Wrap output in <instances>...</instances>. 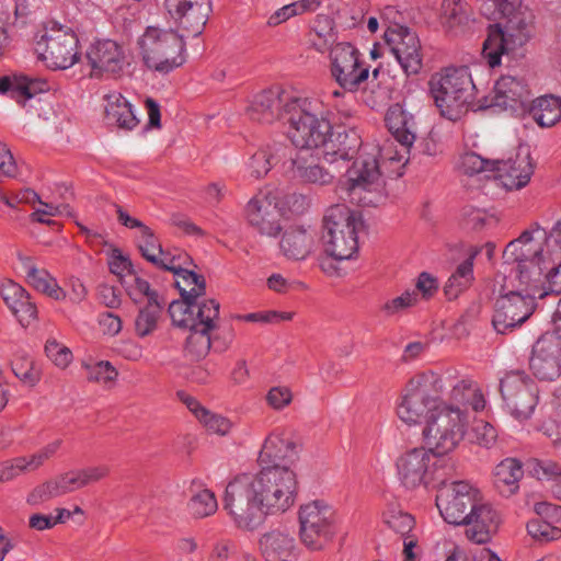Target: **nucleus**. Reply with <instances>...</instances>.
Returning a JSON list of instances; mask_svg holds the SVG:
<instances>
[{"label": "nucleus", "mask_w": 561, "mask_h": 561, "mask_svg": "<svg viewBox=\"0 0 561 561\" xmlns=\"http://www.w3.org/2000/svg\"><path fill=\"white\" fill-rule=\"evenodd\" d=\"M298 519L300 540L311 551L324 549L337 533L335 511L322 500L301 505Z\"/></svg>", "instance_id": "obj_11"}, {"label": "nucleus", "mask_w": 561, "mask_h": 561, "mask_svg": "<svg viewBox=\"0 0 561 561\" xmlns=\"http://www.w3.org/2000/svg\"><path fill=\"white\" fill-rule=\"evenodd\" d=\"M440 18L448 30L461 26L468 21L467 11L460 0H443Z\"/></svg>", "instance_id": "obj_52"}, {"label": "nucleus", "mask_w": 561, "mask_h": 561, "mask_svg": "<svg viewBox=\"0 0 561 561\" xmlns=\"http://www.w3.org/2000/svg\"><path fill=\"white\" fill-rule=\"evenodd\" d=\"M446 381L442 375L431 370L410 378L397 405L399 419L410 425L427 420L443 405Z\"/></svg>", "instance_id": "obj_3"}, {"label": "nucleus", "mask_w": 561, "mask_h": 561, "mask_svg": "<svg viewBox=\"0 0 561 561\" xmlns=\"http://www.w3.org/2000/svg\"><path fill=\"white\" fill-rule=\"evenodd\" d=\"M520 1L515 5L511 13L502 12V8L496 5V14H483L489 20H506L505 30L500 24L490 25L488 28V37L482 47L483 58L491 68L501 64V57L512 50L515 45H522L529 36L525 19L519 12Z\"/></svg>", "instance_id": "obj_10"}, {"label": "nucleus", "mask_w": 561, "mask_h": 561, "mask_svg": "<svg viewBox=\"0 0 561 561\" xmlns=\"http://www.w3.org/2000/svg\"><path fill=\"white\" fill-rule=\"evenodd\" d=\"M265 400L271 409L280 411L291 403L293 392L286 386H275L267 391Z\"/></svg>", "instance_id": "obj_63"}, {"label": "nucleus", "mask_w": 561, "mask_h": 561, "mask_svg": "<svg viewBox=\"0 0 561 561\" xmlns=\"http://www.w3.org/2000/svg\"><path fill=\"white\" fill-rule=\"evenodd\" d=\"M495 160L483 159L476 152H466L460 157L459 167L469 175L478 174L484 171H494Z\"/></svg>", "instance_id": "obj_58"}, {"label": "nucleus", "mask_w": 561, "mask_h": 561, "mask_svg": "<svg viewBox=\"0 0 561 561\" xmlns=\"http://www.w3.org/2000/svg\"><path fill=\"white\" fill-rule=\"evenodd\" d=\"M545 239L546 231L536 227L533 230L524 231L504 250V257L516 263L511 273L514 290L522 291L535 299L547 296L545 268L548 266L545 256Z\"/></svg>", "instance_id": "obj_2"}, {"label": "nucleus", "mask_w": 561, "mask_h": 561, "mask_svg": "<svg viewBox=\"0 0 561 561\" xmlns=\"http://www.w3.org/2000/svg\"><path fill=\"white\" fill-rule=\"evenodd\" d=\"M138 43L149 69L169 73L185 62V42L172 30L149 26Z\"/></svg>", "instance_id": "obj_8"}, {"label": "nucleus", "mask_w": 561, "mask_h": 561, "mask_svg": "<svg viewBox=\"0 0 561 561\" xmlns=\"http://www.w3.org/2000/svg\"><path fill=\"white\" fill-rule=\"evenodd\" d=\"M163 7L170 19L194 37L202 34L211 11L210 0H164Z\"/></svg>", "instance_id": "obj_21"}, {"label": "nucleus", "mask_w": 561, "mask_h": 561, "mask_svg": "<svg viewBox=\"0 0 561 561\" xmlns=\"http://www.w3.org/2000/svg\"><path fill=\"white\" fill-rule=\"evenodd\" d=\"M296 473L286 466L261 467L255 473H242L225 490L224 510L234 526L253 531L268 515L287 512L296 502Z\"/></svg>", "instance_id": "obj_1"}, {"label": "nucleus", "mask_w": 561, "mask_h": 561, "mask_svg": "<svg viewBox=\"0 0 561 561\" xmlns=\"http://www.w3.org/2000/svg\"><path fill=\"white\" fill-rule=\"evenodd\" d=\"M296 102L279 88H272L257 93L248 107L249 117L259 123L271 124L283 117V114L289 115L291 111L288 104Z\"/></svg>", "instance_id": "obj_24"}, {"label": "nucleus", "mask_w": 561, "mask_h": 561, "mask_svg": "<svg viewBox=\"0 0 561 561\" xmlns=\"http://www.w3.org/2000/svg\"><path fill=\"white\" fill-rule=\"evenodd\" d=\"M500 390L511 414L519 421L533 414L537 402V387L524 371H511L501 379Z\"/></svg>", "instance_id": "obj_16"}, {"label": "nucleus", "mask_w": 561, "mask_h": 561, "mask_svg": "<svg viewBox=\"0 0 561 561\" xmlns=\"http://www.w3.org/2000/svg\"><path fill=\"white\" fill-rule=\"evenodd\" d=\"M495 162L496 176L510 191L526 186L534 173L529 152H518L514 159L495 160Z\"/></svg>", "instance_id": "obj_28"}, {"label": "nucleus", "mask_w": 561, "mask_h": 561, "mask_svg": "<svg viewBox=\"0 0 561 561\" xmlns=\"http://www.w3.org/2000/svg\"><path fill=\"white\" fill-rule=\"evenodd\" d=\"M288 146L283 142L268 144L259 149L251 158L248 164L251 176L261 179L265 176L273 167L279 165L288 154Z\"/></svg>", "instance_id": "obj_38"}, {"label": "nucleus", "mask_w": 561, "mask_h": 561, "mask_svg": "<svg viewBox=\"0 0 561 561\" xmlns=\"http://www.w3.org/2000/svg\"><path fill=\"white\" fill-rule=\"evenodd\" d=\"M386 126L400 147L411 148L416 139V123L414 116L402 105H391L385 117Z\"/></svg>", "instance_id": "obj_34"}, {"label": "nucleus", "mask_w": 561, "mask_h": 561, "mask_svg": "<svg viewBox=\"0 0 561 561\" xmlns=\"http://www.w3.org/2000/svg\"><path fill=\"white\" fill-rule=\"evenodd\" d=\"M290 107L287 135L294 149L310 150L324 148L332 125L330 117L332 111L324 106L320 99L298 101L287 105Z\"/></svg>", "instance_id": "obj_5"}, {"label": "nucleus", "mask_w": 561, "mask_h": 561, "mask_svg": "<svg viewBox=\"0 0 561 561\" xmlns=\"http://www.w3.org/2000/svg\"><path fill=\"white\" fill-rule=\"evenodd\" d=\"M48 90L49 84L43 78L18 72L0 77V94H7L22 105L36 94Z\"/></svg>", "instance_id": "obj_32"}, {"label": "nucleus", "mask_w": 561, "mask_h": 561, "mask_svg": "<svg viewBox=\"0 0 561 561\" xmlns=\"http://www.w3.org/2000/svg\"><path fill=\"white\" fill-rule=\"evenodd\" d=\"M440 461L443 459L425 447L411 448L396 461L399 479L407 489L436 485L444 481L438 468Z\"/></svg>", "instance_id": "obj_13"}, {"label": "nucleus", "mask_w": 561, "mask_h": 561, "mask_svg": "<svg viewBox=\"0 0 561 561\" xmlns=\"http://www.w3.org/2000/svg\"><path fill=\"white\" fill-rule=\"evenodd\" d=\"M449 401L453 407L462 408L470 407L473 411L479 412L485 408V399L481 390L470 379H461L453 385ZM443 405H447L443 402Z\"/></svg>", "instance_id": "obj_40"}, {"label": "nucleus", "mask_w": 561, "mask_h": 561, "mask_svg": "<svg viewBox=\"0 0 561 561\" xmlns=\"http://www.w3.org/2000/svg\"><path fill=\"white\" fill-rule=\"evenodd\" d=\"M78 43L71 28L53 26L37 42L36 51L47 67L68 69L79 59Z\"/></svg>", "instance_id": "obj_14"}, {"label": "nucleus", "mask_w": 561, "mask_h": 561, "mask_svg": "<svg viewBox=\"0 0 561 561\" xmlns=\"http://www.w3.org/2000/svg\"><path fill=\"white\" fill-rule=\"evenodd\" d=\"M298 447L294 440L284 433L274 431L264 440L259 454L260 467L275 468L290 465L297 459Z\"/></svg>", "instance_id": "obj_26"}, {"label": "nucleus", "mask_w": 561, "mask_h": 561, "mask_svg": "<svg viewBox=\"0 0 561 561\" xmlns=\"http://www.w3.org/2000/svg\"><path fill=\"white\" fill-rule=\"evenodd\" d=\"M362 147V137L356 128L337 126L331 129L329 139L324 146V153L342 160L353 159Z\"/></svg>", "instance_id": "obj_35"}, {"label": "nucleus", "mask_w": 561, "mask_h": 561, "mask_svg": "<svg viewBox=\"0 0 561 561\" xmlns=\"http://www.w3.org/2000/svg\"><path fill=\"white\" fill-rule=\"evenodd\" d=\"M529 367L534 375L551 381L561 375V342L556 335H542L535 343L529 359Z\"/></svg>", "instance_id": "obj_22"}, {"label": "nucleus", "mask_w": 561, "mask_h": 561, "mask_svg": "<svg viewBox=\"0 0 561 561\" xmlns=\"http://www.w3.org/2000/svg\"><path fill=\"white\" fill-rule=\"evenodd\" d=\"M339 191L351 203L362 207H377L386 203L388 191L375 154H360L339 183Z\"/></svg>", "instance_id": "obj_4"}, {"label": "nucleus", "mask_w": 561, "mask_h": 561, "mask_svg": "<svg viewBox=\"0 0 561 561\" xmlns=\"http://www.w3.org/2000/svg\"><path fill=\"white\" fill-rule=\"evenodd\" d=\"M436 495V506L445 522L460 525L469 511L478 503L479 492L466 481L446 483L444 480Z\"/></svg>", "instance_id": "obj_15"}, {"label": "nucleus", "mask_w": 561, "mask_h": 561, "mask_svg": "<svg viewBox=\"0 0 561 561\" xmlns=\"http://www.w3.org/2000/svg\"><path fill=\"white\" fill-rule=\"evenodd\" d=\"M330 73L334 81L345 91L355 93L365 88L370 66L360 51L351 43L340 42L330 48Z\"/></svg>", "instance_id": "obj_12"}, {"label": "nucleus", "mask_w": 561, "mask_h": 561, "mask_svg": "<svg viewBox=\"0 0 561 561\" xmlns=\"http://www.w3.org/2000/svg\"><path fill=\"white\" fill-rule=\"evenodd\" d=\"M168 311L174 325L188 330L194 328L193 299L174 300L170 304Z\"/></svg>", "instance_id": "obj_51"}, {"label": "nucleus", "mask_w": 561, "mask_h": 561, "mask_svg": "<svg viewBox=\"0 0 561 561\" xmlns=\"http://www.w3.org/2000/svg\"><path fill=\"white\" fill-rule=\"evenodd\" d=\"M288 152L282 161V174L288 180L319 186L333 182L334 175L320 165L309 150L294 149L288 146Z\"/></svg>", "instance_id": "obj_17"}, {"label": "nucleus", "mask_w": 561, "mask_h": 561, "mask_svg": "<svg viewBox=\"0 0 561 561\" xmlns=\"http://www.w3.org/2000/svg\"><path fill=\"white\" fill-rule=\"evenodd\" d=\"M363 227L360 216L344 204L329 207L323 217L324 252L336 261L348 260L358 250L357 233Z\"/></svg>", "instance_id": "obj_7"}, {"label": "nucleus", "mask_w": 561, "mask_h": 561, "mask_svg": "<svg viewBox=\"0 0 561 561\" xmlns=\"http://www.w3.org/2000/svg\"><path fill=\"white\" fill-rule=\"evenodd\" d=\"M316 243V232L302 226H291L285 230L279 241L282 253L289 260H305Z\"/></svg>", "instance_id": "obj_33"}, {"label": "nucleus", "mask_w": 561, "mask_h": 561, "mask_svg": "<svg viewBox=\"0 0 561 561\" xmlns=\"http://www.w3.org/2000/svg\"><path fill=\"white\" fill-rule=\"evenodd\" d=\"M529 114L540 127H551L561 121V98L552 94L535 99Z\"/></svg>", "instance_id": "obj_41"}, {"label": "nucleus", "mask_w": 561, "mask_h": 561, "mask_svg": "<svg viewBox=\"0 0 561 561\" xmlns=\"http://www.w3.org/2000/svg\"><path fill=\"white\" fill-rule=\"evenodd\" d=\"M87 378L90 381L107 383L117 378L116 368L107 360H100L93 365H85Z\"/></svg>", "instance_id": "obj_59"}, {"label": "nucleus", "mask_w": 561, "mask_h": 561, "mask_svg": "<svg viewBox=\"0 0 561 561\" xmlns=\"http://www.w3.org/2000/svg\"><path fill=\"white\" fill-rule=\"evenodd\" d=\"M385 524L394 533L399 534L402 539L405 536H412L415 522L412 515L398 508H389L383 514Z\"/></svg>", "instance_id": "obj_53"}, {"label": "nucleus", "mask_w": 561, "mask_h": 561, "mask_svg": "<svg viewBox=\"0 0 561 561\" xmlns=\"http://www.w3.org/2000/svg\"><path fill=\"white\" fill-rule=\"evenodd\" d=\"M220 305L215 299H193L194 328L213 331L217 328Z\"/></svg>", "instance_id": "obj_46"}, {"label": "nucleus", "mask_w": 561, "mask_h": 561, "mask_svg": "<svg viewBox=\"0 0 561 561\" xmlns=\"http://www.w3.org/2000/svg\"><path fill=\"white\" fill-rule=\"evenodd\" d=\"M468 425L465 410L453 405H442L426 420L423 437L427 449L439 458L453 451L463 439Z\"/></svg>", "instance_id": "obj_9"}, {"label": "nucleus", "mask_w": 561, "mask_h": 561, "mask_svg": "<svg viewBox=\"0 0 561 561\" xmlns=\"http://www.w3.org/2000/svg\"><path fill=\"white\" fill-rule=\"evenodd\" d=\"M245 218L260 234L276 237L282 229L283 218L277 197L271 192H260L248 202Z\"/></svg>", "instance_id": "obj_20"}, {"label": "nucleus", "mask_w": 561, "mask_h": 561, "mask_svg": "<svg viewBox=\"0 0 561 561\" xmlns=\"http://www.w3.org/2000/svg\"><path fill=\"white\" fill-rule=\"evenodd\" d=\"M73 492L69 482L68 474H61L54 480H49L36 486L27 496L30 504H38L50 499Z\"/></svg>", "instance_id": "obj_45"}, {"label": "nucleus", "mask_w": 561, "mask_h": 561, "mask_svg": "<svg viewBox=\"0 0 561 561\" xmlns=\"http://www.w3.org/2000/svg\"><path fill=\"white\" fill-rule=\"evenodd\" d=\"M45 352L47 357L60 368H66L72 360L71 351L57 342L56 339H48L45 344Z\"/></svg>", "instance_id": "obj_61"}, {"label": "nucleus", "mask_w": 561, "mask_h": 561, "mask_svg": "<svg viewBox=\"0 0 561 561\" xmlns=\"http://www.w3.org/2000/svg\"><path fill=\"white\" fill-rule=\"evenodd\" d=\"M523 474L522 463L514 458H506L495 467L494 483L501 494L510 496L518 490Z\"/></svg>", "instance_id": "obj_42"}, {"label": "nucleus", "mask_w": 561, "mask_h": 561, "mask_svg": "<svg viewBox=\"0 0 561 561\" xmlns=\"http://www.w3.org/2000/svg\"><path fill=\"white\" fill-rule=\"evenodd\" d=\"M218 503L215 494L204 489L194 494L188 502L191 514L197 518H204L216 513Z\"/></svg>", "instance_id": "obj_50"}, {"label": "nucleus", "mask_w": 561, "mask_h": 561, "mask_svg": "<svg viewBox=\"0 0 561 561\" xmlns=\"http://www.w3.org/2000/svg\"><path fill=\"white\" fill-rule=\"evenodd\" d=\"M163 270L170 271L174 274L175 286L179 288L182 298L195 299L205 296V278L193 271L181 267L176 264L175 256L163 262Z\"/></svg>", "instance_id": "obj_39"}, {"label": "nucleus", "mask_w": 561, "mask_h": 561, "mask_svg": "<svg viewBox=\"0 0 561 561\" xmlns=\"http://www.w3.org/2000/svg\"><path fill=\"white\" fill-rule=\"evenodd\" d=\"M137 242L142 256L160 268H163L164 261L172 259L164 253L158 238L149 227L138 233Z\"/></svg>", "instance_id": "obj_47"}, {"label": "nucleus", "mask_w": 561, "mask_h": 561, "mask_svg": "<svg viewBox=\"0 0 561 561\" xmlns=\"http://www.w3.org/2000/svg\"><path fill=\"white\" fill-rule=\"evenodd\" d=\"M526 528L528 535L540 542H550L561 538V528L552 526L541 518L530 519Z\"/></svg>", "instance_id": "obj_56"}, {"label": "nucleus", "mask_w": 561, "mask_h": 561, "mask_svg": "<svg viewBox=\"0 0 561 561\" xmlns=\"http://www.w3.org/2000/svg\"><path fill=\"white\" fill-rule=\"evenodd\" d=\"M211 331L199 328L190 329V334L185 342V353L192 359H199L206 356L211 346Z\"/></svg>", "instance_id": "obj_49"}, {"label": "nucleus", "mask_w": 561, "mask_h": 561, "mask_svg": "<svg viewBox=\"0 0 561 561\" xmlns=\"http://www.w3.org/2000/svg\"><path fill=\"white\" fill-rule=\"evenodd\" d=\"M110 473L107 466L100 465L87 467L67 472L72 491L82 489L91 483H95L106 478Z\"/></svg>", "instance_id": "obj_48"}, {"label": "nucleus", "mask_w": 561, "mask_h": 561, "mask_svg": "<svg viewBox=\"0 0 561 561\" xmlns=\"http://www.w3.org/2000/svg\"><path fill=\"white\" fill-rule=\"evenodd\" d=\"M428 85L435 105L450 121H457L473 101L476 87L467 67H447L434 73Z\"/></svg>", "instance_id": "obj_6"}, {"label": "nucleus", "mask_w": 561, "mask_h": 561, "mask_svg": "<svg viewBox=\"0 0 561 561\" xmlns=\"http://www.w3.org/2000/svg\"><path fill=\"white\" fill-rule=\"evenodd\" d=\"M265 561H297L299 548L293 533L276 528L263 534L259 540Z\"/></svg>", "instance_id": "obj_27"}, {"label": "nucleus", "mask_w": 561, "mask_h": 561, "mask_svg": "<svg viewBox=\"0 0 561 561\" xmlns=\"http://www.w3.org/2000/svg\"><path fill=\"white\" fill-rule=\"evenodd\" d=\"M163 311V302L151 298L146 306L139 309L135 319V332L139 337H146L158 329Z\"/></svg>", "instance_id": "obj_44"}, {"label": "nucleus", "mask_w": 561, "mask_h": 561, "mask_svg": "<svg viewBox=\"0 0 561 561\" xmlns=\"http://www.w3.org/2000/svg\"><path fill=\"white\" fill-rule=\"evenodd\" d=\"M105 121L107 125L119 129L133 130L138 126L139 119L133 111L131 104L118 92H112L104 96Z\"/></svg>", "instance_id": "obj_37"}, {"label": "nucleus", "mask_w": 561, "mask_h": 561, "mask_svg": "<svg viewBox=\"0 0 561 561\" xmlns=\"http://www.w3.org/2000/svg\"><path fill=\"white\" fill-rule=\"evenodd\" d=\"M124 286L130 299L136 304L141 302L145 298H147L148 301L151 300V298L159 299L157 291L150 288V284L135 273L127 275V279L124 280Z\"/></svg>", "instance_id": "obj_55"}, {"label": "nucleus", "mask_w": 561, "mask_h": 561, "mask_svg": "<svg viewBox=\"0 0 561 561\" xmlns=\"http://www.w3.org/2000/svg\"><path fill=\"white\" fill-rule=\"evenodd\" d=\"M545 256L548 268H545L547 295L561 294V219L558 220L543 240Z\"/></svg>", "instance_id": "obj_31"}, {"label": "nucleus", "mask_w": 561, "mask_h": 561, "mask_svg": "<svg viewBox=\"0 0 561 561\" xmlns=\"http://www.w3.org/2000/svg\"><path fill=\"white\" fill-rule=\"evenodd\" d=\"M530 91L523 79L502 76L494 85L493 106L517 112L525 110Z\"/></svg>", "instance_id": "obj_29"}, {"label": "nucleus", "mask_w": 561, "mask_h": 561, "mask_svg": "<svg viewBox=\"0 0 561 561\" xmlns=\"http://www.w3.org/2000/svg\"><path fill=\"white\" fill-rule=\"evenodd\" d=\"M27 291L18 283L5 279L0 283V295L9 309L13 308Z\"/></svg>", "instance_id": "obj_64"}, {"label": "nucleus", "mask_w": 561, "mask_h": 561, "mask_svg": "<svg viewBox=\"0 0 561 561\" xmlns=\"http://www.w3.org/2000/svg\"><path fill=\"white\" fill-rule=\"evenodd\" d=\"M501 522L499 512L491 504L478 501L460 525L465 526V535L470 541L483 545L496 535Z\"/></svg>", "instance_id": "obj_23"}, {"label": "nucleus", "mask_w": 561, "mask_h": 561, "mask_svg": "<svg viewBox=\"0 0 561 561\" xmlns=\"http://www.w3.org/2000/svg\"><path fill=\"white\" fill-rule=\"evenodd\" d=\"M385 39L403 71L408 75L420 73L423 67V55L417 35L402 25L388 27Z\"/></svg>", "instance_id": "obj_19"}, {"label": "nucleus", "mask_w": 561, "mask_h": 561, "mask_svg": "<svg viewBox=\"0 0 561 561\" xmlns=\"http://www.w3.org/2000/svg\"><path fill=\"white\" fill-rule=\"evenodd\" d=\"M62 440L55 439L34 454L27 456H20L0 463V482H9L21 474L36 471L44 463L53 458L59 448L61 447Z\"/></svg>", "instance_id": "obj_25"}, {"label": "nucleus", "mask_w": 561, "mask_h": 561, "mask_svg": "<svg viewBox=\"0 0 561 561\" xmlns=\"http://www.w3.org/2000/svg\"><path fill=\"white\" fill-rule=\"evenodd\" d=\"M21 264L25 273L26 282L35 290L57 301L65 299V290L47 270L38 267L34 261L27 256L21 257Z\"/></svg>", "instance_id": "obj_36"}, {"label": "nucleus", "mask_w": 561, "mask_h": 561, "mask_svg": "<svg viewBox=\"0 0 561 561\" xmlns=\"http://www.w3.org/2000/svg\"><path fill=\"white\" fill-rule=\"evenodd\" d=\"M497 433L493 425L483 420H474L469 432V438L472 443L490 448L494 445Z\"/></svg>", "instance_id": "obj_57"}, {"label": "nucleus", "mask_w": 561, "mask_h": 561, "mask_svg": "<svg viewBox=\"0 0 561 561\" xmlns=\"http://www.w3.org/2000/svg\"><path fill=\"white\" fill-rule=\"evenodd\" d=\"M87 58L95 73L116 75L126 64L122 47L112 39L98 41L91 45Z\"/></svg>", "instance_id": "obj_30"}, {"label": "nucleus", "mask_w": 561, "mask_h": 561, "mask_svg": "<svg viewBox=\"0 0 561 561\" xmlns=\"http://www.w3.org/2000/svg\"><path fill=\"white\" fill-rule=\"evenodd\" d=\"M12 371L24 385L35 386L41 379V371L28 356H16L12 360Z\"/></svg>", "instance_id": "obj_54"}, {"label": "nucleus", "mask_w": 561, "mask_h": 561, "mask_svg": "<svg viewBox=\"0 0 561 561\" xmlns=\"http://www.w3.org/2000/svg\"><path fill=\"white\" fill-rule=\"evenodd\" d=\"M417 302L419 294L415 290H405L402 295L386 301L381 310L387 316H393L415 306Z\"/></svg>", "instance_id": "obj_60"}, {"label": "nucleus", "mask_w": 561, "mask_h": 561, "mask_svg": "<svg viewBox=\"0 0 561 561\" xmlns=\"http://www.w3.org/2000/svg\"><path fill=\"white\" fill-rule=\"evenodd\" d=\"M535 308V298L513 289L497 298L492 324L496 332L506 334L522 325L534 313Z\"/></svg>", "instance_id": "obj_18"}, {"label": "nucleus", "mask_w": 561, "mask_h": 561, "mask_svg": "<svg viewBox=\"0 0 561 561\" xmlns=\"http://www.w3.org/2000/svg\"><path fill=\"white\" fill-rule=\"evenodd\" d=\"M476 253H472L463 262H461L455 272L449 276L444 293L449 300L458 298L473 283V265Z\"/></svg>", "instance_id": "obj_43"}, {"label": "nucleus", "mask_w": 561, "mask_h": 561, "mask_svg": "<svg viewBox=\"0 0 561 561\" xmlns=\"http://www.w3.org/2000/svg\"><path fill=\"white\" fill-rule=\"evenodd\" d=\"M10 310L23 327H28L37 319V308L28 293Z\"/></svg>", "instance_id": "obj_62"}]
</instances>
